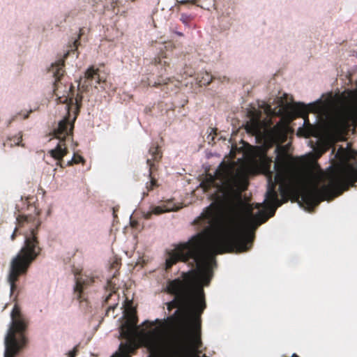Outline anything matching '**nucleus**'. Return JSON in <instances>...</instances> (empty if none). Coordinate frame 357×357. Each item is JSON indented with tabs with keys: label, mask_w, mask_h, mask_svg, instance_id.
I'll list each match as a JSON object with an SVG mask.
<instances>
[{
	"label": "nucleus",
	"mask_w": 357,
	"mask_h": 357,
	"mask_svg": "<svg viewBox=\"0 0 357 357\" xmlns=\"http://www.w3.org/2000/svg\"><path fill=\"white\" fill-rule=\"evenodd\" d=\"M277 155L271 171L272 160L266 155L261 158L264 174L268 178L265 208L269 213L259 211L253 215L252 204L244 202L242 192L247 190L248 177L241 169L221 163L216 176H210L202 181L204 192L211 194L214 202L194 221L210 240V248L215 254L234 251L242 252L250 249L254 231L258 226L275 215L276 209L294 195L301 199L308 210H312L321 201L333 200L317 184L307 182L296 169L294 159L284 148L276 149Z\"/></svg>",
	"instance_id": "f257e3e1"
},
{
	"label": "nucleus",
	"mask_w": 357,
	"mask_h": 357,
	"mask_svg": "<svg viewBox=\"0 0 357 357\" xmlns=\"http://www.w3.org/2000/svg\"><path fill=\"white\" fill-rule=\"evenodd\" d=\"M213 255L216 254L210 248V240L202 231L168 252L165 261L167 271L178 261L187 263L190 260L195 268L182 273L181 279L176 278L167 282L166 291L174 298L167 303V308L169 311L177 310L162 321L156 319L165 330L173 331L177 328L181 312L199 316L204 312L206 305L203 285L208 286L213 277L212 264L215 263Z\"/></svg>",
	"instance_id": "f03ea898"
},
{
	"label": "nucleus",
	"mask_w": 357,
	"mask_h": 357,
	"mask_svg": "<svg viewBox=\"0 0 357 357\" xmlns=\"http://www.w3.org/2000/svg\"><path fill=\"white\" fill-rule=\"evenodd\" d=\"M39 225L38 223L36 228L31 229V234L25 238L24 245L11 260L8 282L10 285L12 293L17 288L16 282L18 281L19 278L26 273L31 264L40 255L41 249L38 245V241L36 236Z\"/></svg>",
	"instance_id": "7ed1b4c3"
},
{
	"label": "nucleus",
	"mask_w": 357,
	"mask_h": 357,
	"mask_svg": "<svg viewBox=\"0 0 357 357\" xmlns=\"http://www.w3.org/2000/svg\"><path fill=\"white\" fill-rule=\"evenodd\" d=\"M140 340L149 351V357H180L181 355V345L166 338L158 328L142 333Z\"/></svg>",
	"instance_id": "20e7f679"
},
{
	"label": "nucleus",
	"mask_w": 357,
	"mask_h": 357,
	"mask_svg": "<svg viewBox=\"0 0 357 357\" xmlns=\"http://www.w3.org/2000/svg\"><path fill=\"white\" fill-rule=\"evenodd\" d=\"M10 316L12 322L5 338V357H15L20 349V340H24L26 324L17 304L14 305Z\"/></svg>",
	"instance_id": "39448f33"
},
{
	"label": "nucleus",
	"mask_w": 357,
	"mask_h": 357,
	"mask_svg": "<svg viewBox=\"0 0 357 357\" xmlns=\"http://www.w3.org/2000/svg\"><path fill=\"white\" fill-rule=\"evenodd\" d=\"M357 182V169H349L335 172L328 177V183L323 187L326 195L333 197L340 195Z\"/></svg>",
	"instance_id": "423d86ee"
},
{
	"label": "nucleus",
	"mask_w": 357,
	"mask_h": 357,
	"mask_svg": "<svg viewBox=\"0 0 357 357\" xmlns=\"http://www.w3.org/2000/svg\"><path fill=\"white\" fill-rule=\"evenodd\" d=\"M149 154L151 156L146 159V164L149 166V179L146 183V192H144V196L147 195L148 192L154 190L159 186L158 180L155 177V172L158 170V164L160 161L162 153L158 145H152L149 150Z\"/></svg>",
	"instance_id": "0eeeda50"
},
{
	"label": "nucleus",
	"mask_w": 357,
	"mask_h": 357,
	"mask_svg": "<svg viewBox=\"0 0 357 357\" xmlns=\"http://www.w3.org/2000/svg\"><path fill=\"white\" fill-rule=\"evenodd\" d=\"M95 282L94 277L91 275L79 274L75 275V285L74 287V295L77 300L82 302L83 298V291Z\"/></svg>",
	"instance_id": "6e6552de"
},
{
	"label": "nucleus",
	"mask_w": 357,
	"mask_h": 357,
	"mask_svg": "<svg viewBox=\"0 0 357 357\" xmlns=\"http://www.w3.org/2000/svg\"><path fill=\"white\" fill-rule=\"evenodd\" d=\"M64 68V60L60 59L57 61L55 63L52 64L50 71L53 74V76L55 79L54 82V93L55 96H58L59 98H61L60 96V87L62 84L61 82V79L63 76L65 70Z\"/></svg>",
	"instance_id": "1a4fd4ad"
},
{
	"label": "nucleus",
	"mask_w": 357,
	"mask_h": 357,
	"mask_svg": "<svg viewBox=\"0 0 357 357\" xmlns=\"http://www.w3.org/2000/svg\"><path fill=\"white\" fill-rule=\"evenodd\" d=\"M248 114L250 120L246 123L245 129L248 132L257 135L261 132V112L254 110L250 111Z\"/></svg>",
	"instance_id": "9d476101"
},
{
	"label": "nucleus",
	"mask_w": 357,
	"mask_h": 357,
	"mask_svg": "<svg viewBox=\"0 0 357 357\" xmlns=\"http://www.w3.org/2000/svg\"><path fill=\"white\" fill-rule=\"evenodd\" d=\"M319 106L317 102L305 105L304 103H297L294 105V110L295 113L304 119L305 123L309 122L308 114L310 112H317L319 110Z\"/></svg>",
	"instance_id": "9b49d317"
},
{
	"label": "nucleus",
	"mask_w": 357,
	"mask_h": 357,
	"mask_svg": "<svg viewBox=\"0 0 357 357\" xmlns=\"http://www.w3.org/2000/svg\"><path fill=\"white\" fill-rule=\"evenodd\" d=\"M73 128V124L70 123L68 118H65L59 123L57 129L54 132V136L60 141L65 142L66 137L71 135Z\"/></svg>",
	"instance_id": "f8f14e48"
},
{
	"label": "nucleus",
	"mask_w": 357,
	"mask_h": 357,
	"mask_svg": "<svg viewBox=\"0 0 357 357\" xmlns=\"http://www.w3.org/2000/svg\"><path fill=\"white\" fill-rule=\"evenodd\" d=\"M137 322L135 316H130L121 326V335L126 339H131L135 333Z\"/></svg>",
	"instance_id": "ddd939ff"
},
{
	"label": "nucleus",
	"mask_w": 357,
	"mask_h": 357,
	"mask_svg": "<svg viewBox=\"0 0 357 357\" xmlns=\"http://www.w3.org/2000/svg\"><path fill=\"white\" fill-rule=\"evenodd\" d=\"M68 153L65 142L60 141L57 146L49 151L50 155L58 160L57 165L63 167L61 164L63 158Z\"/></svg>",
	"instance_id": "4468645a"
},
{
	"label": "nucleus",
	"mask_w": 357,
	"mask_h": 357,
	"mask_svg": "<svg viewBox=\"0 0 357 357\" xmlns=\"http://www.w3.org/2000/svg\"><path fill=\"white\" fill-rule=\"evenodd\" d=\"M101 79L99 75V69H95L93 66L88 68L84 75V83L86 86H94L100 84Z\"/></svg>",
	"instance_id": "2eb2a0df"
},
{
	"label": "nucleus",
	"mask_w": 357,
	"mask_h": 357,
	"mask_svg": "<svg viewBox=\"0 0 357 357\" xmlns=\"http://www.w3.org/2000/svg\"><path fill=\"white\" fill-rule=\"evenodd\" d=\"M67 93V96H63L65 98L63 102L69 101V104H75L76 105L77 112H78L82 105V96L77 94L75 98L73 97V86L72 84L70 86L69 91Z\"/></svg>",
	"instance_id": "dca6fc26"
},
{
	"label": "nucleus",
	"mask_w": 357,
	"mask_h": 357,
	"mask_svg": "<svg viewBox=\"0 0 357 357\" xmlns=\"http://www.w3.org/2000/svg\"><path fill=\"white\" fill-rule=\"evenodd\" d=\"M173 80V77H167L165 79L162 78L161 76L159 77L157 81L154 82L153 83H151L147 79V80H142V83L144 86H151L153 87H159L163 85H167L169 82H172Z\"/></svg>",
	"instance_id": "f3484780"
},
{
	"label": "nucleus",
	"mask_w": 357,
	"mask_h": 357,
	"mask_svg": "<svg viewBox=\"0 0 357 357\" xmlns=\"http://www.w3.org/2000/svg\"><path fill=\"white\" fill-rule=\"evenodd\" d=\"M288 126L283 123H277L272 129V132L278 137H286Z\"/></svg>",
	"instance_id": "a211bd4d"
},
{
	"label": "nucleus",
	"mask_w": 357,
	"mask_h": 357,
	"mask_svg": "<svg viewBox=\"0 0 357 357\" xmlns=\"http://www.w3.org/2000/svg\"><path fill=\"white\" fill-rule=\"evenodd\" d=\"M197 79L199 84L200 86H206L208 85L212 82L213 77L210 73L204 72L201 73L197 77Z\"/></svg>",
	"instance_id": "6ab92c4d"
},
{
	"label": "nucleus",
	"mask_w": 357,
	"mask_h": 357,
	"mask_svg": "<svg viewBox=\"0 0 357 357\" xmlns=\"http://www.w3.org/2000/svg\"><path fill=\"white\" fill-rule=\"evenodd\" d=\"M151 63L158 68L161 66V75L166 73L167 68L169 66V64L165 61H162L160 57L155 58Z\"/></svg>",
	"instance_id": "aec40b11"
},
{
	"label": "nucleus",
	"mask_w": 357,
	"mask_h": 357,
	"mask_svg": "<svg viewBox=\"0 0 357 357\" xmlns=\"http://www.w3.org/2000/svg\"><path fill=\"white\" fill-rule=\"evenodd\" d=\"M22 140V135L20 132L17 135L14 136L11 138H8L7 143H9L10 146H24V144H21Z\"/></svg>",
	"instance_id": "412c9836"
},
{
	"label": "nucleus",
	"mask_w": 357,
	"mask_h": 357,
	"mask_svg": "<svg viewBox=\"0 0 357 357\" xmlns=\"http://www.w3.org/2000/svg\"><path fill=\"white\" fill-rule=\"evenodd\" d=\"M342 96L350 102L357 101V90H347L342 93Z\"/></svg>",
	"instance_id": "4be33fe9"
},
{
	"label": "nucleus",
	"mask_w": 357,
	"mask_h": 357,
	"mask_svg": "<svg viewBox=\"0 0 357 357\" xmlns=\"http://www.w3.org/2000/svg\"><path fill=\"white\" fill-rule=\"evenodd\" d=\"M84 162L85 160L82 155L77 153H74L73 158L67 162L66 166H71L79 163L84 164Z\"/></svg>",
	"instance_id": "5701e85b"
},
{
	"label": "nucleus",
	"mask_w": 357,
	"mask_h": 357,
	"mask_svg": "<svg viewBox=\"0 0 357 357\" xmlns=\"http://www.w3.org/2000/svg\"><path fill=\"white\" fill-rule=\"evenodd\" d=\"M153 214L160 215L165 212L172 211L171 208H168L166 205L155 206L152 209Z\"/></svg>",
	"instance_id": "b1692460"
},
{
	"label": "nucleus",
	"mask_w": 357,
	"mask_h": 357,
	"mask_svg": "<svg viewBox=\"0 0 357 357\" xmlns=\"http://www.w3.org/2000/svg\"><path fill=\"white\" fill-rule=\"evenodd\" d=\"M31 219V217L19 215L17 218V223L20 226H22L25 222H29Z\"/></svg>",
	"instance_id": "393cba45"
},
{
	"label": "nucleus",
	"mask_w": 357,
	"mask_h": 357,
	"mask_svg": "<svg viewBox=\"0 0 357 357\" xmlns=\"http://www.w3.org/2000/svg\"><path fill=\"white\" fill-rule=\"evenodd\" d=\"M112 289H114V287H112ZM113 296H117V295L116 294V291H115V290H114V289H113V290H112V292H110V293L109 294V295L106 297V298H105V303L106 304H109V301L110 299H112V298Z\"/></svg>",
	"instance_id": "a878e982"
},
{
	"label": "nucleus",
	"mask_w": 357,
	"mask_h": 357,
	"mask_svg": "<svg viewBox=\"0 0 357 357\" xmlns=\"http://www.w3.org/2000/svg\"><path fill=\"white\" fill-rule=\"evenodd\" d=\"M326 151V149L324 147H320L317 151V153L318 154V157H320Z\"/></svg>",
	"instance_id": "bb28decb"
},
{
	"label": "nucleus",
	"mask_w": 357,
	"mask_h": 357,
	"mask_svg": "<svg viewBox=\"0 0 357 357\" xmlns=\"http://www.w3.org/2000/svg\"><path fill=\"white\" fill-rule=\"evenodd\" d=\"M79 44H80V43H79V38L76 39V40L73 42V49H72L71 50H72V51H75V50L77 49V47H78V46L79 45Z\"/></svg>",
	"instance_id": "cd10ccee"
},
{
	"label": "nucleus",
	"mask_w": 357,
	"mask_h": 357,
	"mask_svg": "<svg viewBox=\"0 0 357 357\" xmlns=\"http://www.w3.org/2000/svg\"><path fill=\"white\" fill-rule=\"evenodd\" d=\"M117 305H118V303L109 305L107 310V314L109 313V312L111 310H114L116 307Z\"/></svg>",
	"instance_id": "c85d7f7f"
},
{
	"label": "nucleus",
	"mask_w": 357,
	"mask_h": 357,
	"mask_svg": "<svg viewBox=\"0 0 357 357\" xmlns=\"http://www.w3.org/2000/svg\"><path fill=\"white\" fill-rule=\"evenodd\" d=\"M77 348H74L73 351L69 352V356L70 357H75L77 355Z\"/></svg>",
	"instance_id": "c756f323"
},
{
	"label": "nucleus",
	"mask_w": 357,
	"mask_h": 357,
	"mask_svg": "<svg viewBox=\"0 0 357 357\" xmlns=\"http://www.w3.org/2000/svg\"><path fill=\"white\" fill-rule=\"evenodd\" d=\"M153 214V211H150V212H147L145 215H144V218L146 219H150L151 218V215Z\"/></svg>",
	"instance_id": "7c9ffc66"
},
{
	"label": "nucleus",
	"mask_w": 357,
	"mask_h": 357,
	"mask_svg": "<svg viewBox=\"0 0 357 357\" xmlns=\"http://www.w3.org/2000/svg\"><path fill=\"white\" fill-rule=\"evenodd\" d=\"M16 232H17V228H15V231H13V234H12V236H11V239H12L13 241H14V240H15V238Z\"/></svg>",
	"instance_id": "2f4dec72"
},
{
	"label": "nucleus",
	"mask_w": 357,
	"mask_h": 357,
	"mask_svg": "<svg viewBox=\"0 0 357 357\" xmlns=\"http://www.w3.org/2000/svg\"><path fill=\"white\" fill-rule=\"evenodd\" d=\"M175 33H176L177 36H183V33L179 32V31H176V32H175Z\"/></svg>",
	"instance_id": "473e14b6"
},
{
	"label": "nucleus",
	"mask_w": 357,
	"mask_h": 357,
	"mask_svg": "<svg viewBox=\"0 0 357 357\" xmlns=\"http://www.w3.org/2000/svg\"><path fill=\"white\" fill-rule=\"evenodd\" d=\"M107 286H108L109 287H110V288L112 287V282H111V281H108V282H107Z\"/></svg>",
	"instance_id": "72a5a7b5"
},
{
	"label": "nucleus",
	"mask_w": 357,
	"mask_h": 357,
	"mask_svg": "<svg viewBox=\"0 0 357 357\" xmlns=\"http://www.w3.org/2000/svg\"><path fill=\"white\" fill-rule=\"evenodd\" d=\"M181 21L183 22V23H187L185 19H183V17L182 16V18H181Z\"/></svg>",
	"instance_id": "f704fd0d"
},
{
	"label": "nucleus",
	"mask_w": 357,
	"mask_h": 357,
	"mask_svg": "<svg viewBox=\"0 0 357 357\" xmlns=\"http://www.w3.org/2000/svg\"><path fill=\"white\" fill-rule=\"evenodd\" d=\"M291 357H299V356H297L296 354H294Z\"/></svg>",
	"instance_id": "c9c22d12"
},
{
	"label": "nucleus",
	"mask_w": 357,
	"mask_h": 357,
	"mask_svg": "<svg viewBox=\"0 0 357 357\" xmlns=\"http://www.w3.org/2000/svg\"><path fill=\"white\" fill-rule=\"evenodd\" d=\"M188 2H190L189 0H185L184 1H183V3H188Z\"/></svg>",
	"instance_id": "e433bc0d"
},
{
	"label": "nucleus",
	"mask_w": 357,
	"mask_h": 357,
	"mask_svg": "<svg viewBox=\"0 0 357 357\" xmlns=\"http://www.w3.org/2000/svg\"><path fill=\"white\" fill-rule=\"evenodd\" d=\"M113 215H114V217H116V213H115V211H114V212H113Z\"/></svg>",
	"instance_id": "4c0bfd02"
},
{
	"label": "nucleus",
	"mask_w": 357,
	"mask_h": 357,
	"mask_svg": "<svg viewBox=\"0 0 357 357\" xmlns=\"http://www.w3.org/2000/svg\"><path fill=\"white\" fill-rule=\"evenodd\" d=\"M28 116H29V115H28V114H26V115L24 117V119H26V118H28Z\"/></svg>",
	"instance_id": "58836bf2"
},
{
	"label": "nucleus",
	"mask_w": 357,
	"mask_h": 357,
	"mask_svg": "<svg viewBox=\"0 0 357 357\" xmlns=\"http://www.w3.org/2000/svg\"><path fill=\"white\" fill-rule=\"evenodd\" d=\"M14 119H12L10 121H9V124L11 123V121H13Z\"/></svg>",
	"instance_id": "ea45409f"
},
{
	"label": "nucleus",
	"mask_w": 357,
	"mask_h": 357,
	"mask_svg": "<svg viewBox=\"0 0 357 357\" xmlns=\"http://www.w3.org/2000/svg\"><path fill=\"white\" fill-rule=\"evenodd\" d=\"M259 207H260V204H257V208H259Z\"/></svg>",
	"instance_id": "a19ab883"
}]
</instances>
